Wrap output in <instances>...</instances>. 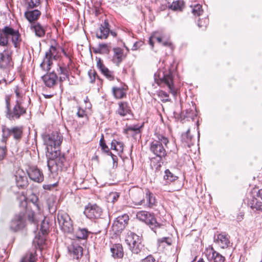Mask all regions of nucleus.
Wrapping results in <instances>:
<instances>
[{"instance_id":"obj_12","label":"nucleus","mask_w":262,"mask_h":262,"mask_svg":"<svg viewBox=\"0 0 262 262\" xmlns=\"http://www.w3.org/2000/svg\"><path fill=\"white\" fill-rule=\"evenodd\" d=\"M214 241L223 249L227 248L232 246L230 236L226 232L219 233L217 232L214 235Z\"/></svg>"},{"instance_id":"obj_24","label":"nucleus","mask_w":262,"mask_h":262,"mask_svg":"<svg viewBox=\"0 0 262 262\" xmlns=\"http://www.w3.org/2000/svg\"><path fill=\"white\" fill-rule=\"evenodd\" d=\"M208 252L207 255L209 260H213V262H225L226 260L225 256L216 251L212 247Z\"/></svg>"},{"instance_id":"obj_44","label":"nucleus","mask_w":262,"mask_h":262,"mask_svg":"<svg viewBox=\"0 0 262 262\" xmlns=\"http://www.w3.org/2000/svg\"><path fill=\"white\" fill-rule=\"evenodd\" d=\"M183 2L180 1L173 2L170 6V8L173 10H181Z\"/></svg>"},{"instance_id":"obj_50","label":"nucleus","mask_w":262,"mask_h":262,"mask_svg":"<svg viewBox=\"0 0 262 262\" xmlns=\"http://www.w3.org/2000/svg\"><path fill=\"white\" fill-rule=\"evenodd\" d=\"M209 20L207 18H205L203 20H199L198 25L199 27H206L208 24Z\"/></svg>"},{"instance_id":"obj_56","label":"nucleus","mask_w":262,"mask_h":262,"mask_svg":"<svg viewBox=\"0 0 262 262\" xmlns=\"http://www.w3.org/2000/svg\"><path fill=\"white\" fill-rule=\"evenodd\" d=\"M110 155H111L112 160L113 161V167H116L117 166V160L118 158L117 157L113 154H112L111 152H109Z\"/></svg>"},{"instance_id":"obj_7","label":"nucleus","mask_w":262,"mask_h":262,"mask_svg":"<svg viewBox=\"0 0 262 262\" xmlns=\"http://www.w3.org/2000/svg\"><path fill=\"white\" fill-rule=\"evenodd\" d=\"M26 214L28 221L34 225H37L39 220L43 217L42 210L36 202H33L32 206H26Z\"/></svg>"},{"instance_id":"obj_2","label":"nucleus","mask_w":262,"mask_h":262,"mask_svg":"<svg viewBox=\"0 0 262 262\" xmlns=\"http://www.w3.org/2000/svg\"><path fill=\"white\" fill-rule=\"evenodd\" d=\"M46 156L48 159V168L51 173H57L59 171H62L67 168L66 158L60 154V150L46 152Z\"/></svg>"},{"instance_id":"obj_29","label":"nucleus","mask_w":262,"mask_h":262,"mask_svg":"<svg viewBox=\"0 0 262 262\" xmlns=\"http://www.w3.org/2000/svg\"><path fill=\"white\" fill-rule=\"evenodd\" d=\"M113 62L115 63L119 64L126 56L125 54L124 53V50L120 48H115L113 49Z\"/></svg>"},{"instance_id":"obj_59","label":"nucleus","mask_w":262,"mask_h":262,"mask_svg":"<svg viewBox=\"0 0 262 262\" xmlns=\"http://www.w3.org/2000/svg\"><path fill=\"white\" fill-rule=\"evenodd\" d=\"M15 93L16 96L17 97V99L16 100H20V98L21 96H20V94L18 90H16L15 91Z\"/></svg>"},{"instance_id":"obj_33","label":"nucleus","mask_w":262,"mask_h":262,"mask_svg":"<svg viewBox=\"0 0 262 262\" xmlns=\"http://www.w3.org/2000/svg\"><path fill=\"white\" fill-rule=\"evenodd\" d=\"M145 199L146 200V205L149 208H153L156 205L157 201L154 194L149 190L146 192Z\"/></svg>"},{"instance_id":"obj_36","label":"nucleus","mask_w":262,"mask_h":262,"mask_svg":"<svg viewBox=\"0 0 262 262\" xmlns=\"http://www.w3.org/2000/svg\"><path fill=\"white\" fill-rule=\"evenodd\" d=\"M182 140L188 147H190L193 144L194 138L193 136L190 135L189 129H188L185 134L182 135Z\"/></svg>"},{"instance_id":"obj_42","label":"nucleus","mask_w":262,"mask_h":262,"mask_svg":"<svg viewBox=\"0 0 262 262\" xmlns=\"http://www.w3.org/2000/svg\"><path fill=\"white\" fill-rule=\"evenodd\" d=\"M158 96L160 98V100L163 102H169L171 100L169 97V94L164 91H159L158 93Z\"/></svg>"},{"instance_id":"obj_3","label":"nucleus","mask_w":262,"mask_h":262,"mask_svg":"<svg viewBox=\"0 0 262 262\" xmlns=\"http://www.w3.org/2000/svg\"><path fill=\"white\" fill-rule=\"evenodd\" d=\"M168 143L169 140L166 136L156 133L155 138L150 143V150L160 159L164 158L167 154L165 148H168Z\"/></svg>"},{"instance_id":"obj_17","label":"nucleus","mask_w":262,"mask_h":262,"mask_svg":"<svg viewBox=\"0 0 262 262\" xmlns=\"http://www.w3.org/2000/svg\"><path fill=\"white\" fill-rule=\"evenodd\" d=\"M15 181L18 188H24L28 185L27 178L25 172L21 169H18L15 174Z\"/></svg>"},{"instance_id":"obj_11","label":"nucleus","mask_w":262,"mask_h":262,"mask_svg":"<svg viewBox=\"0 0 262 262\" xmlns=\"http://www.w3.org/2000/svg\"><path fill=\"white\" fill-rule=\"evenodd\" d=\"M13 63L11 56L7 50L0 53V69L6 73L10 72L13 68Z\"/></svg>"},{"instance_id":"obj_26","label":"nucleus","mask_w":262,"mask_h":262,"mask_svg":"<svg viewBox=\"0 0 262 262\" xmlns=\"http://www.w3.org/2000/svg\"><path fill=\"white\" fill-rule=\"evenodd\" d=\"M30 29L38 37H43L45 35L46 28L39 23H32Z\"/></svg>"},{"instance_id":"obj_4","label":"nucleus","mask_w":262,"mask_h":262,"mask_svg":"<svg viewBox=\"0 0 262 262\" xmlns=\"http://www.w3.org/2000/svg\"><path fill=\"white\" fill-rule=\"evenodd\" d=\"M155 80L159 85L164 84L167 85L169 92L174 97L177 95V90L173 83V76L171 71L168 72L158 71L155 74Z\"/></svg>"},{"instance_id":"obj_54","label":"nucleus","mask_w":262,"mask_h":262,"mask_svg":"<svg viewBox=\"0 0 262 262\" xmlns=\"http://www.w3.org/2000/svg\"><path fill=\"white\" fill-rule=\"evenodd\" d=\"M77 115L79 118H83L86 116V114L84 110L79 108Z\"/></svg>"},{"instance_id":"obj_31","label":"nucleus","mask_w":262,"mask_h":262,"mask_svg":"<svg viewBox=\"0 0 262 262\" xmlns=\"http://www.w3.org/2000/svg\"><path fill=\"white\" fill-rule=\"evenodd\" d=\"M112 93L116 99H122L126 97V89L124 86H114L112 88Z\"/></svg>"},{"instance_id":"obj_57","label":"nucleus","mask_w":262,"mask_h":262,"mask_svg":"<svg viewBox=\"0 0 262 262\" xmlns=\"http://www.w3.org/2000/svg\"><path fill=\"white\" fill-rule=\"evenodd\" d=\"M67 60H68L67 64L66 65L65 64H63V66L64 67H68V69L70 70L73 67V66H72L73 62H72L71 58L68 59Z\"/></svg>"},{"instance_id":"obj_34","label":"nucleus","mask_w":262,"mask_h":262,"mask_svg":"<svg viewBox=\"0 0 262 262\" xmlns=\"http://www.w3.org/2000/svg\"><path fill=\"white\" fill-rule=\"evenodd\" d=\"M141 127L138 125H130L125 129V133L133 137L139 135L141 132Z\"/></svg>"},{"instance_id":"obj_53","label":"nucleus","mask_w":262,"mask_h":262,"mask_svg":"<svg viewBox=\"0 0 262 262\" xmlns=\"http://www.w3.org/2000/svg\"><path fill=\"white\" fill-rule=\"evenodd\" d=\"M143 44V42L142 41H138L135 42L133 45V46L132 48L133 50H137L139 48H140Z\"/></svg>"},{"instance_id":"obj_63","label":"nucleus","mask_w":262,"mask_h":262,"mask_svg":"<svg viewBox=\"0 0 262 262\" xmlns=\"http://www.w3.org/2000/svg\"><path fill=\"white\" fill-rule=\"evenodd\" d=\"M144 203H145V200H144V199H142L139 203H138L137 204H136V205H141Z\"/></svg>"},{"instance_id":"obj_38","label":"nucleus","mask_w":262,"mask_h":262,"mask_svg":"<svg viewBox=\"0 0 262 262\" xmlns=\"http://www.w3.org/2000/svg\"><path fill=\"white\" fill-rule=\"evenodd\" d=\"M191 8V12L195 16H199L203 13L202 6L200 4H195L193 6H190Z\"/></svg>"},{"instance_id":"obj_48","label":"nucleus","mask_w":262,"mask_h":262,"mask_svg":"<svg viewBox=\"0 0 262 262\" xmlns=\"http://www.w3.org/2000/svg\"><path fill=\"white\" fill-rule=\"evenodd\" d=\"M158 243L159 246L163 243H166L168 245H170L171 244V239L168 237H163L158 239Z\"/></svg>"},{"instance_id":"obj_41","label":"nucleus","mask_w":262,"mask_h":262,"mask_svg":"<svg viewBox=\"0 0 262 262\" xmlns=\"http://www.w3.org/2000/svg\"><path fill=\"white\" fill-rule=\"evenodd\" d=\"M129 247L133 253L138 254L142 250L143 245L141 243L139 244H132L130 246H129Z\"/></svg>"},{"instance_id":"obj_19","label":"nucleus","mask_w":262,"mask_h":262,"mask_svg":"<svg viewBox=\"0 0 262 262\" xmlns=\"http://www.w3.org/2000/svg\"><path fill=\"white\" fill-rule=\"evenodd\" d=\"M110 32V25L107 20H104L103 23L101 24L99 30L96 32V36L97 38L104 39L108 37Z\"/></svg>"},{"instance_id":"obj_27","label":"nucleus","mask_w":262,"mask_h":262,"mask_svg":"<svg viewBox=\"0 0 262 262\" xmlns=\"http://www.w3.org/2000/svg\"><path fill=\"white\" fill-rule=\"evenodd\" d=\"M97 67L101 71L103 75L110 81L114 80L115 76L113 71L110 70L99 60L97 62Z\"/></svg>"},{"instance_id":"obj_16","label":"nucleus","mask_w":262,"mask_h":262,"mask_svg":"<svg viewBox=\"0 0 262 262\" xmlns=\"http://www.w3.org/2000/svg\"><path fill=\"white\" fill-rule=\"evenodd\" d=\"M68 250L74 259L79 260L83 255V248L77 243L73 242L68 247Z\"/></svg>"},{"instance_id":"obj_8","label":"nucleus","mask_w":262,"mask_h":262,"mask_svg":"<svg viewBox=\"0 0 262 262\" xmlns=\"http://www.w3.org/2000/svg\"><path fill=\"white\" fill-rule=\"evenodd\" d=\"M6 103L7 110V116L10 120L18 119L21 115L26 113V108L21 105V101L19 100H16V104L12 110L10 109L9 98H6Z\"/></svg>"},{"instance_id":"obj_22","label":"nucleus","mask_w":262,"mask_h":262,"mask_svg":"<svg viewBox=\"0 0 262 262\" xmlns=\"http://www.w3.org/2000/svg\"><path fill=\"white\" fill-rule=\"evenodd\" d=\"M128 216L126 214L118 216L114 222L113 229H124L128 224Z\"/></svg>"},{"instance_id":"obj_40","label":"nucleus","mask_w":262,"mask_h":262,"mask_svg":"<svg viewBox=\"0 0 262 262\" xmlns=\"http://www.w3.org/2000/svg\"><path fill=\"white\" fill-rule=\"evenodd\" d=\"M178 177L172 172H171L169 169H166L165 171V175L164 176V179L167 181V183H170L174 181L177 180Z\"/></svg>"},{"instance_id":"obj_55","label":"nucleus","mask_w":262,"mask_h":262,"mask_svg":"<svg viewBox=\"0 0 262 262\" xmlns=\"http://www.w3.org/2000/svg\"><path fill=\"white\" fill-rule=\"evenodd\" d=\"M62 52L64 57L68 59L71 58V54L70 51L66 50L64 49H61Z\"/></svg>"},{"instance_id":"obj_5","label":"nucleus","mask_w":262,"mask_h":262,"mask_svg":"<svg viewBox=\"0 0 262 262\" xmlns=\"http://www.w3.org/2000/svg\"><path fill=\"white\" fill-rule=\"evenodd\" d=\"M63 140L62 135L58 131H54L43 136V141L46 145V152H52L54 150H59L58 147Z\"/></svg>"},{"instance_id":"obj_46","label":"nucleus","mask_w":262,"mask_h":262,"mask_svg":"<svg viewBox=\"0 0 262 262\" xmlns=\"http://www.w3.org/2000/svg\"><path fill=\"white\" fill-rule=\"evenodd\" d=\"M40 4V0H30L28 2L27 9H33Z\"/></svg>"},{"instance_id":"obj_32","label":"nucleus","mask_w":262,"mask_h":262,"mask_svg":"<svg viewBox=\"0 0 262 262\" xmlns=\"http://www.w3.org/2000/svg\"><path fill=\"white\" fill-rule=\"evenodd\" d=\"M70 70L68 69V67H64L63 65L59 66V69L57 70L58 74L60 75L59 81L63 82L69 78V73Z\"/></svg>"},{"instance_id":"obj_49","label":"nucleus","mask_w":262,"mask_h":262,"mask_svg":"<svg viewBox=\"0 0 262 262\" xmlns=\"http://www.w3.org/2000/svg\"><path fill=\"white\" fill-rule=\"evenodd\" d=\"M100 145L102 149L105 152H110V150L107 146L105 143L103 138H101L100 140Z\"/></svg>"},{"instance_id":"obj_43","label":"nucleus","mask_w":262,"mask_h":262,"mask_svg":"<svg viewBox=\"0 0 262 262\" xmlns=\"http://www.w3.org/2000/svg\"><path fill=\"white\" fill-rule=\"evenodd\" d=\"M155 41H157L158 42L161 43L162 42V39L161 37L157 36L156 33H154L149 38V43L152 47H153Z\"/></svg>"},{"instance_id":"obj_14","label":"nucleus","mask_w":262,"mask_h":262,"mask_svg":"<svg viewBox=\"0 0 262 262\" xmlns=\"http://www.w3.org/2000/svg\"><path fill=\"white\" fill-rule=\"evenodd\" d=\"M23 134V128L21 127H14L12 128H4L3 129V136L5 139L10 136H12L16 140H19Z\"/></svg>"},{"instance_id":"obj_52","label":"nucleus","mask_w":262,"mask_h":262,"mask_svg":"<svg viewBox=\"0 0 262 262\" xmlns=\"http://www.w3.org/2000/svg\"><path fill=\"white\" fill-rule=\"evenodd\" d=\"M6 154V146L0 147V160H3L5 157Z\"/></svg>"},{"instance_id":"obj_13","label":"nucleus","mask_w":262,"mask_h":262,"mask_svg":"<svg viewBox=\"0 0 262 262\" xmlns=\"http://www.w3.org/2000/svg\"><path fill=\"white\" fill-rule=\"evenodd\" d=\"M84 213L88 218L90 219H98L101 217L102 214V210L96 204H89L85 207Z\"/></svg>"},{"instance_id":"obj_61","label":"nucleus","mask_w":262,"mask_h":262,"mask_svg":"<svg viewBox=\"0 0 262 262\" xmlns=\"http://www.w3.org/2000/svg\"><path fill=\"white\" fill-rule=\"evenodd\" d=\"M162 45L164 46H171V43L168 41H164V42H162Z\"/></svg>"},{"instance_id":"obj_1","label":"nucleus","mask_w":262,"mask_h":262,"mask_svg":"<svg viewBox=\"0 0 262 262\" xmlns=\"http://www.w3.org/2000/svg\"><path fill=\"white\" fill-rule=\"evenodd\" d=\"M49 230H34L35 234L32 242V247L21 257L20 262H37V250L41 252L47 245V239Z\"/></svg>"},{"instance_id":"obj_64","label":"nucleus","mask_w":262,"mask_h":262,"mask_svg":"<svg viewBox=\"0 0 262 262\" xmlns=\"http://www.w3.org/2000/svg\"><path fill=\"white\" fill-rule=\"evenodd\" d=\"M99 47L101 49L106 48L107 47L106 44H100Z\"/></svg>"},{"instance_id":"obj_28","label":"nucleus","mask_w":262,"mask_h":262,"mask_svg":"<svg viewBox=\"0 0 262 262\" xmlns=\"http://www.w3.org/2000/svg\"><path fill=\"white\" fill-rule=\"evenodd\" d=\"M112 256L115 258H122L124 255L122 245L121 244H115L111 248Z\"/></svg>"},{"instance_id":"obj_21","label":"nucleus","mask_w":262,"mask_h":262,"mask_svg":"<svg viewBox=\"0 0 262 262\" xmlns=\"http://www.w3.org/2000/svg\"><path fill=\"white\" fill-rule=\"evenodd\" d=\"M57 219L61 229H70L72 228V222L67 214H58Z\"/></svg>"},{"instance_id":"obj_58","label":"nucleus","mask_w":262,"mask_h":262,"mask_svg":"<svg viewBox=\"0 0 262 262\" xmlns=\"http://www.w3.org/2000/svg\"><path fill=\"white\" fill-rule=\"evenodd\" d=\"M49 229V227L48 226V224H46L45 220H43L41 223V227H40V229L43 230V229Z\"/></svg>"},{"instance_id":"obj_45","label":"nucleus","mask_w":262,"mask_h":262,"mask_svg":"<svg viewBox=\"0 0 262 262\" xmlns=\"http://www.w3.org/2000/svg\"><path fill=\"white\" fill-rule=\"evenodd\" d=\"M88 75L91 83H94L96 78L98 77L96 72L94 69H91L88 72Z\"/></svg>"},{"instance_id":"obj_18","label":"nucleus","mask_w":262,"mask_h":262,"mask_svg":"<svg viewBox=\"0 0 262 262\" xmlns=\"http://www.w3.org/2000/svg\"><path fill=\"white\" fill-rule=\"evenodd\" d=\"M27 172L29 178L34 182L40 183L43 181V175L42 172L37 167H30Z\"/></svg>"},{"instance_id":"obj_35","label":"nucleus","mask_w":262,"mask_h":262,"mask_svg":"<svg viewBox=\"0 0 262 262\" xmlns=\"http://www.w3.org/2000/svg\"><path fill=\"white\" fill-rule=\"evenodd\" d=\"M100 233V230L95 232H91L89 230H77L76 232L75 236L78 239H86L88 235L90 233L97 234Z\"/></svg>"},{"instance_id":"obj_23","label":"nucleus","mask_w":262,"mask_h":262,"mask_svg":"<svg viewBox=\"0 0 262 262\" xmlns=\"http://www.w3.org/2000/svg\"><path fill=\"white\" fill-rule=\"evenodd\" d=\"M40 15L41 12L38 9H27L25 13V17L31 24L36 23Z\"/></svg>"},{"instance_id":"obj_51","label":"nucleus","mask_w":262,"mask_h":262,"mask_svg":"<svg viewBox=\"0 0 262 262\" xmlns=\"http://www.w3.org/2000/svg\"><path fill=\"white\" fill-rule=\"evenodd\" d=\"M141 262H156V260L154 256L150 254L143 258Z\"/></svg>"},{"instance_id":"obj_39","label":"nucleus","mask_w":262,"mask_h":262,"mask_svg":"<svg viewBox=\"0 0 262 262\" xmlns=\"http://www.w3.org/2000/svg\"><path fill=\"white\" fill-rule=\"evenodd\" d=\"M249 205L252 209L257 210H262V202L258 201L256 198H253L249 203Z\"/></svg>"},{"instance_id":"obj_10","label":"nucleus","mask_w":262,"mask_h":262,"mask_svg":"<svg viewBox=\"0 0 262 262\" xmlns=\"http://www.w3.org/2000/svg\"><path fill=\"white\" fill-rule=\"evenodd\" d=\"M137 219L139 220L145 222L148 225L151 229L154 228H161V225L159 224L154 215L149 212L146 211H140L136 214Z\"/></svg>"},{"instance_id":"obj_37","label":"nucleus","mask_w":262,"mask_h":262,"mask_svg":"<svg viewBox=\"0 0 262 262\" xmlns=\"http://www.w3.org/2000/svg\"><path fill=\"white\" fill-rule=\"evenodd\" d=\"M111 149L117 151L118 152H122L123 150V144L120 142L113 140L111 142Z\"/></svg>"},{"instance_id":"obj_25","label":"nucleus","mask_w":262,"mask_h":262,"mask_svg":"<svg viewBox=\"0 0 262 262\" xmlns=\"http://www.w3.org/2000/svg\"><path fill=\"white\" fill-rule=\"evenodd\" d=\"M45 84L49 87H53L57 82V76L54 72L47 73L42 77Z\"/></svg>"},{"instance_id":"obj_47","label":"nucleus","mask_w":262,"mask_h":262,"mask_svg":"<svg viewBox=\"0 0 262 262\" xmlns=\"http://www.w3.org/2000/svg\"><path fill=\"white\" fill-rule=\"evenodd\" d=\"M119 197V194L117 192H111L109 194L108 200L112 203H114L116 202Z\"/></svg>"},{"instance_id":"obj_30","label":"nucleus","mask_w":262,"mask_h":262,"mask_svg":"<svg viewBox=\"0 0 262 262\" xmlns=\"http://www.w3.org/2000/svg\"><path fill=\"white\" fill-rule=\"evenodd\" d=\"M125 242L128 246L132 244H139L141 243V237L133 232L129 231L125 239Z\"/></svg>"},{"instance_id":"obj_20","label":"nucleus","mask_w":262,"mask_h":262,"mask_svg":"<svg viewBox=\"0 0 262 262\" xmlns=\"http://www.w3.org/2000/svg\"><path fill=\"white\" fill-rule=\"evenodd\" d=\"M118 108L116 111L117 114L121 117H125L132 114L131 107L126 101L118 102Z\"/></svg>"},{"instance_id":"obj_15","label":"nucleus","mask_w":262,"mask_h":262,"mask_svg":"<svg viewBox=\"0 0 262 262\" xmlns=\"http://www.w3.org/2000/svg\"><path fill=\"white\" fill-rule=\"evenodd\" d=\"M27 222L24 214L15 215L11 222V229H22L26 227Z\"/></svg>"},{"instance_id":"obj_9","label":"nucleus","mask_w":262,"mask_h":262,"mask_svg":"<svg viewBox=\"0 0 262 262\" xmlns=\"http://www.w3.org/2000/svg\"><path fill=\"white\" fill-rule=\"evenodd\" d=\"M58 52L56 48L51 46L49 50L46 52L42 62L40 64L41 68L46 71H49L53 64V60L56 59Z\"/></svg>"},{"instance_id":"obj_62","label":"nucleus","mask_w":262,"mask_h":262,"mask_svg":"<svg viewBox=\"0 0 262 262\" xmlns=\"http://www.w3.org/2000/svg\"><path fill=\"white\" fill-rule=\"evenodd\" d=\"M257 196L262 200V189L258 190Z\"/></svg>"},{"instance_id":"obj_6","label":"nucleus","mask_w":262,"mask_h":262,"mask_svg":"<svg viewBox=\"0 0 262 262\" xmlns=\"http://www.w3.org/2000/svg\"><path fill=\"white\" fill-rule=\"evenodd\" d=\"M10 38L15 47H17V44L20 38L18 31L8 26H5L2 29H0V46H7L8 44V40Z\"/></svg>"},{"instance_id":"obj_60","label":"nucleus","mask_w":262,"mask_h":262,"mask_svg":"<svg viewBox=\"0 0 262 262\" xmlns=\"http://www.w3.org/2000/svg\"><path fill=\"white\" fill-rule=\"evenodd\" d=\"M243 216H244V213H242V212H240L239 214L238 215V216L237 217V219L238 221H240V220H241L242 219H243Z\"/></svg>"}]
</instances>
